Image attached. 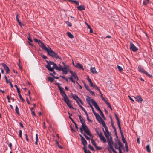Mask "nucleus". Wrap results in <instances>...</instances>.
<instances>
[{"label":"nucleus","instance_id":"nucleus-58","mask_svg":"<svg viewBox=\"0 0 153 153\" xmlns=\"http://www.w3.org/2000/svg\"><path fill=\"white\" fill-rule=\"evenodd\" d=\"M84 149L85 153H91V152L89 150H88V151H87L85 150V149L84 148Z\"/></svg>","mask_w":153,"mask_h":153},{"label":"nucleus","instance_id":"nucleus-60","mask_svg":"<svg viewBox=\"0 0 153 153\" xmlns=\"http://www.w3.org/2000/svg\"><path fill=\"white\" fill-rule=\"evenodd\" d=\"M28 40L30 42H32L33 41L31 39V38H30V35H29V36H28Z\"/></svg>","mask_w":153,"mask_h":153},{"label":"nucleus","instance_id":"nucleus-48","mask_svg":"<svg viewBox=\"0 0 153 153\" xmlns=\"http://www.w3.org/2000/svg\"><path fill=\"white\" fill-rule=\"evenodd\" d=\"M83 135L87 139V140H90V138L89 137H88V136H87L85 134V133L83 134Z\"/></svg>","mask_w":153,"mask_h":153},{"label":"nucleus","instance_id":"nucleus-46","mask_svg":"<svg viewBox=\"0 0 153 153\" xmlns=\"http://www.w3.org/2000/svg\"><path fill=\"white\" fill-rule=\"evenodd\" d=\"M117 68L118 69L119 71H121L122 70H123V68L120 66L117 65Z\"/></svg>","mask_w":153,"mask_h":153},{"label":"nucleus","instance_id":"nucleus-14","mask_svg":"<svg viewBox=\"0 0 153 153\" xmlns=\"http://www.w3.org/2000/svg\"><path fill=\"white\" fill-rule=\"evenodd\" d=\"M61 66L60 65H59V66H58L55 63L53 66L51 68H53V70L54 69H55L57 70L60 71V70H61L60 69Z\"/></svg>","mask_w":153,"mask_h":153},{"label":"nucleus","instance_id":"nucleus-17","mask_svg":"<svg viewBox=\"0 0 153 153\" xmlns=\"http://www.w3.org/2000/svg\"><path fill=\"white\" fill-rule=\"evenodd\" d=\"M2 65L4 67L5 70L6 71V74H8L10 71L8 66H7L4 63H3L2 64Z\"/></svg>","mask_w":153,"mask_h":153},{"label":"nucleus","instance_id":"nucleus-21","mask_svg":"<svg viewBox=\"0 0 153 153\" xmlns=\"http://www.w3.org/2000/svg\"><path fill=\"white\" fill-rule=\"evenodd\" d=\"M97 120L102 125V126L105 124V122L103 120L101 117L100 118L97 119Z\"/></svg>","mask_w":153,"mask_h":153},{"label":"nucleus","instance_id":"nucleus-8","mask_svg":"<svg viewBox=\"0 0 153 153\" xmlns=\"http://www.w3.org/2000/svg\"><path fill=\"white\" fill-rule=\"evenodd\" d=\"M138 70L139 72H141L143 74H145L146 75L148 76H151L146 71L144 70V69L140 66H138Z\"/></svg>","mask_w":153,"mask_h":153},{"label":"nucleus","instance_id":"nucleus-19","mask_svg":"<svg viewBox=\"0 0 153 153\" xmlns=\"http://www.w3.org/2000/svg\"><path fill=\"white\" fill-rule=\"evenodd\" d=\"M79 119L80 120V122L82 124V125H83L85 124V123L84 119L82 117V116L81 115H79Z\"/></svg>","mask_w":153,"mask_h":153},{"label":"nucleus","instance_id":"nucleus-6","mask_svg":"<svg viewBox=\"0 0 153 153\" xmlns=\"http://www.w3.org/2000/svg\"><path fill=\"white\" fill-rule=\"evenodd\" d=\"M72 96L73 99L76 101V102L78 103V105H79V101L82 105H83V103L82 102L81 100L76 95H74L73 94H72Z\"/></svg>","mask_w":153,"mask_h":153},{"label":"nucleus","instance_id":"nucleus-12","mask_svg":"<svg viewBox=\"0 0 153 153\" xmlns=\"http://www.w3.org/2000/svg\"><path fill=\"white\" fill-rule=\"evenodd\" d=\"M86 100L89 105H90V104H91L90 102H91L92 104L94 103V102H95L94 100L93 99H91L90 97L88 96H87Z\"/></svg>","mask_w":153,"mask_h":153},{"label":"nucleus","instance_id":"nucleus-47","mask_svg":"<svg viewBox=\"0 0 153 153\" xmlns=\"http://www.w3.org/2000/svg\"><path fill=\"white\" fill-rule=\"evenodd\" d=\"M84 86L85 87V88L86 89L88 90V91H89V89H90L89 88V86L88 85H86V83H84Z\"/></svg>","mask_w":153,"mask_h":153},{"label":"nucleus","instance_id":"nucleus-32","mask_svg":"<svg viewBox=\"0 0 153 153\" xmlns=\"http://www.w3.org/2000/svg\"><path fill=\"white\" fill-rule=\"evenodd\" d=\"M46 62L48 63V65H47L50 66V65H54L55 63L53 62L48 61L47 60H46Z\"/></svg>","mask_w":153,"mask_h":153},{"label":"nucleus","instance_id":"nucleus-34","mask_svg":"<svg viewBox=\"0 0 153 153\" xmlns=\"http://www.w3.org/2000/svg\"><path fill=\"white\" fill-rule=\"evenodd\" d=\"M15 111L16 113L19 115H20L18 107L17 105L16 106Z\"/></svg>","mask_w":153,"mask_h":153},{"label":"nucleus","instance_id":"nucleus-35","mask_svg":"<svg viewBox=\"0 0 153 153\" xmlns=\"http://www.w3.org/2000/svg\"><path fill=\"white\" fill-rule=\"evenodd\" d=\"M93 113L95 115L97 120L99 118H100V116L99 115V114L98 113H96L95 112Z\"/></svg>","mask_w":153,"mask_h":153},{"label":"nucleus","instance_id":"nucleus-55","mask_svg":"<svg viewBox=\"0 0 153 153\" xmlns=\"http://www.w3.org/2000/svg\"><path fill=\"white\" fill-rule=\"evenodd\" d=\"M22 131L21 130H20L19 131V136L20 138H22Z\"/></svg>","mask_w":153,"mask_h":153},{"label":"nucleus","instance_id":"nucleus-27","mask_svg":"<svg viewBox=\"0 0 153 153\" xmlns=\"http://www.w3.org/2000/svg\"><path fill=\"white\" fill-rule=\"evenodd\" d=\"M90 70L91 72L94 74H97L98 72L96 70V69L95 67H91L90 68Z\"/></svg>","mask_w":153,"mask_h":153},{"label":"nucleus","instance_id":"nucleus-54","mask_svg":"<svg viewBox=\"0 0 153 153\" xmlns=\"http://www.w3.org/2000/svg\"><path fill=\"white\" fill-rule=\"evenodd\" d=\"M99 137L100 138L101 137L103 136L102 133L101 131H100L99 133V134H98Z\"/></svg>","mask_w":153,"mask_h":153},{"label":"nucleus","instance_id":"nucleus-44","mask_svg":"<svg viewBox=\"0 0 153 153\" xmlns=\"http://www.w3.org/2000/svg\"><path fill=\"white\" fill-rule=\"evenodd\" d=\"M65 22L69 27H71L72 26L71 23V22H70L69 21H65Z\"/></svg>","mask_w":153,"mask_h":153},{"label":"nucleus","instance_id":"nucleus-64","mask_svg":"<svg viewBox=\"0 0 153 153\" xmlns=\"http://www.w3.org/2000/svg\"><path fill=\"white\" fill-rule=\"evenodd\" d=\"M149 2H147V1H146V0L145 1H143V4L144 5H146Z\"/></svg>","mask_w":153,"mask_h":153},{"label":"nucleus","instance_id":"nucleus-16","mask_svg":"<svg viewBox=\"0 0 153 153\" xmlns=\"http://www.w3.org/2000/svg\"><path fill=\"white\" fill-rule=\"evenodd\" d=\"M46 67L49 71L53 72V74H54V75L56 74V72L53 69V68H51V66L46 65Z\"/></svg>","mask_w":153,"mask_h":153},{"label":"nucleus","instance_id":"nucleus-61","mask_svg":"<svg viewBox=\"0 0 153 153\" xmlns=\"http://www.w3.org/2000/svg\"><path fill=\"white\" fill-rule=\"evenodd\" d=\"M114 146L115 149H119V148H118V146L117 144H114Z\"/></svg>","mask_w":153,"mask_h":153},{"label":"nucleus","instance_id":"nucleus-52","mask_svg":"<svg viewBox=\"0 0 153 153\" xmlns=\"http://www.w3.org/2000/svg\"><path fill=\"white\" fill-rule=\"evenodd\" d=\"M90 105V107L91 108L92 110V111H93V112L94 113V112H95V111H94V108L92 106V105H91V104H90V105Z\"/></svg>","mask_w":153,"mask_h":153},{"label":"nucleus","instance_id":"nucleus-4","mask_svg":"<svg viewBox=\"0 0 153 153\" xmlns=\"http://www.w3.org/2000/svg\"><path fill=\"white\" fill-rule=\"evenodd\" d=\"M62 96L63 97V100L68 106L71 104L70 103V101L66 94L62 95Z\"/></svg>","mask_w":153,"mask_h":153},{"label":"nucleus","instance_id":"nucleus-18","mask_svg":"<svg viewBox=\"0 0 153 153\" xmlns=\"http://www.w3.org/2000/svg\"><path fill=\"white\" fill-rule=\"evenodd\" d=\"M136 100L138 101L139 102L141 103L143 100L140 96H137L134 97Z\"/></svg>","mask_w":153,"mask_h":153},{"label":"nucleus","instance_id":"nucleus-38","mask_svg":"<svg viewBox=\"0 0 153 153\" xmlns=\"http://www.w3.org/2000/svg\"><path fill=\"white\" fill-rule=\"evenodd\" d=\"M111 125H112V126L115 132H116V130L115 127V126L114 125V123H113V121L112 120H111Z\"/></svg>","mask_w":153,"mask_h":153},{"label":"nucleus","instance_id":"nucleus-45","mask_svg":"<svg viewBox=\"0 0 153 153\" xmlns=\"http://www.w3.org/2000/svg\"><path fill=\"white\" fill-rule=\"evenodd\" d=\"M18 15H17L16 16V20L18 22L19 24L20 25H21V22L19 21V19L18 18Z\"/></svg>","mask_w":153,"mask_h":153},{"label":"nucleus","instance_id":"nucleus-51","mask_svg":"<svg viewBox=\"0 0 153 153\" xmlns=\"http://www.w3.org/2000/svg\"><path fill=\"white\" fill-rule=\"evenodd\" d=\"M88 147L91 150H94V148L90 144H89V145H88Z\"/></svg>","mask_w":153,"mask_h":153},{"label":"nucleus","instance_id":"nucleus-3","mask_svg":"<svg viewBox=\"0 0 153 153\" xmlns=\"http://www.w3.org/2000/svg\"><path fill=\"white\" fill-rule=\"evenodd\" d=\"M81 127L83 129L84 131L90 137L92 136V135L90 132L89 129L86 126V124L83 125H82Z\"/></svg>","mask_w":153,"mask_h":153},{"label":"nucleus","instance_id":"nucleus-13","mask_svg":"<svg viewBox=\"0 0 153 153\" xmlns=\"http://www.w3.org/2000/svg\"><path fill=\"white\" fill-rule=\"evenodd\" d=\"M61 66L60 65H59V66H58L55 63L53 66L51 68H53V70L54 69H55L57 70L60 71V70H61L60 69Z\"/></svg>","mask_w":153,"mask_h":153},{"label":"nucleus","instance_id":"nucleus-1","mask_svg":"<svg viewBox=\"0 0 153 153\" xmlns=\"http://www.w3.org/2000/svg\"><path fill=\"white\" fill-rule=\"evenodd\" d=\"M34 40L35 42L38 43L39 46L43 49L45 50L47 52L49 55L53 58H58L61 60V58L59 57L57 53L52 50L49 47V49L40 40H38L36 38H34Z\"/></svg>","mask_w":153,"mask_h":153},{"label":"nucleus","instance_id":"nucleus-62","mask_svg":"<svg viewBox=\"0 0 153 153\" xmlns=\"http://www.w3.org/2000/svg\"><path fill=\"white\" fill-rule=\"evenodd\" d=\"M25 138H26V140L27 141H28L29 139L28 137L27 134H25Z\"/></svg>","mask_w":153,"mask_h":153},{"label":"nucleus","instance_id":"nucleus-5","mask_svg":"<svg viewBox=\"0 0 153 153\" xmlns=\"http://www.w3.org/2000/svg\"><path fill=\"white\" fill-rule=\"evenodd\" d=\"M62 96L63 97V100L68 106L71 104L70 103V101L66 94L62 95Z\"/></svg>","mask_w":153,"mask_h":153},{"label":"nucleus","instance_id":"nucleus-37","mask_svg":"<svg viewBox=\"0 0 153 153\" xmlns=\"http://www.w3.org/2000/svg\"><path fill=\"white\" fill-rule=\"evenodd\" d=\"M147 151L149 152H151V150L150 149L149 145H148L146 147Z\"/></svg>","mask_w":153,"mask_h":153},{"label":"nucleus","instance_id":"nucleus-56","mask_svg":"<svg viewBox=\"0 0 153 153\" xmlns=\"http://www.w3.org/2000/svg\"><path fill=\"white\" fill-rule=\"evenodd\" d=\"M88 91H89V92H90V94H91L92 95H94V94H95L94 93V92L91 91V90L90 89H89Z\"/></svg>","mask_w":153,"mask_h":153},{"label":"nucleus","instance_id":"nucleus-29","mask_svg":"<svg viewBox=\"0 0 153 153\" xmlns=\"http://www.w3.org/2000/svg\"><path fill=\"white\" fill-rule=\"evenodd\" d=\"M100 138L101 140L104 143H106V140L103 135L100 137Z\"/></svg>","mask_w":153,"mask_h":153},{"label":"nucleus","instance_id":"nucleus-57","mask_svg":"<svg viewBox=\"0 0 153 153\" xmlns=\"http://www.w3.org/2000/svg\"><path fill=\"white\" fill-rule=\"evenodd\" d=\"M90 85L91 87H93L94 88V86H95V85H94L93 83L92 82L90 83Z\"/></svg>","mask_w":153,"mask_h":153},{"label":"nucleus","instance_id":"nucleus-53","mask_svg":"<svg viewBox=\"0 0 153 153\" xmlns=\"http://www.w3.org/2000/svg\"><path fill=\"white\" fill-rule=\"evenodd\" d=\"M99 112H100L101 115L102 117L103 118H104L105 117V116H104V114H103L102 112L101 111H100Z\"/></svg>","mask_w":153,"mask_h":153},{"label":"nucleus","instance_id":"nucleus-42","mask_svg":"<svg viewBox=\"0 0 153 153\" xmlns=\"http://www.w3.org/2000/svg\"><path fill=\"white\" fill-rule=\"evenodd\" d=\"M18 95L19 96L20 99L21 100L22 102H24L25 101V100L23 98L20 94H19Z\"/></svg>","mask_w":153,"mask_h":153},{"label":"nucleus","instance_id":"nucleus-23","mask_svg":"<svg viewBox=\"0 0 153 153\" xmlns=\"http://www.w3.org/2000/svg\"><path fill=\"white\" fill-rule=\"evenodd\" d=\"M68 114L70 115L69 116V118L71 120L72 122L74 124L76 128V129H78L79 128L78 127L76 124L75 122V121L71 117L70 113L69 112H68Z\"/></svg>","mask_w":153,"mask_h":153},{"label":"nucleus","instance_id":"nucleus-15","mask_svg":"<svg viewBox=\"0 0 153 153\" xmlns=\"http://www.w3.org/2000/svg\"><path fill=\"white\" fill-rule=\"evenodd\" d=\"M114 115L117 121V123L119 127V129H120V128H121V127L120 126V121L119 120V119L117 115L116 114H115Z\"/></svg>","mask_w":153,"mask_h":153},{"label":"nucleus","instance_id":"nucleus-11","mask_svg":"<svg viewBox=\"0 0 153 153\" xmlns=\"http://www.w3.org/2000/svg\"><path fill=\"white\" fill-rule=\"evenodd\" d=\"M120 131V133L121 134V137H122V140L123 141V142L125 143V144H127V143L126 140L125 139V138L124 137V136L123 135V132H122V131L121 130V128H120V129H119Z\"/></svg>","mask_w":153,"mask_h":153},{"label":"nucleus","instance_id":"nucleus-2","mask_svg":"<svg viewBox=\"0 0 153 153\" xmlns=\"http://www.w3.org/2000/svg\"><path fill=\"white\" fill-rule=\"evenodd\" d=\"M103 131L104 132V135L106 138L107 140L108 143V144H109L111 143H114V142L112 141V137L111 136V133L109 132L108 134L107 133H105V131L103 128H102Z\"/></svg>","mask_w":153,"mask_h":153},{"label":"nucleus","instance_id":"nucleus-7","mask_svg":"<svg viewBox=\"0 0 153 153\" xmlns=\"http://www.w3.org/2000/svg\"><path fill=\"white\" fill-rule=\"evenodd\" d=\"M55 85H57L58 87V89L60 91V94L62 96L64 94H65L66 93L65 92V91H63V89L64 88L62 87H61L60 86V84L59 83H55Z\"/></svg>","mask_w":153,"mask_h":153},{"label":"nucleus","instance_id":"nucleus-26","mask_svg":"<svg viewBox=\"0 0 153 153\" xmlns=\"http://www.w3.org/2000/svg\"><path fill=\"white\" fill-rule=\"evenodd\" d=\"M81 140L82 143L84 145V147H86V146L87 145V142L86 140L84 138Z\"/></svg>","mask_w":153,"mask_h":153},{"label":"nucleus","instance_id":"nucleus-24","mask_svg":"<svg viewBox=\"0 0 153 153\" xmlns=\"http://www.w3.org/2000/svg\"><path fill=\"white\" fill-rule=\"evenodd\" d=\"M92 104L95 107L96 109L98 110L99 111H101L99 106H98L95 102H94V103H93Z\"/></svg>","mask_w":153,"mask_h":153},{"label":"nucleus","instance_id":"nucleus-10","mask_svg":"<svg viewBox=\"0 0 153 153\" xmlns=\"http://www.w3.org/2000/svg\"><path fill=\"white\" fill-rule=\"evenodd\" d=\"M69 67V66H64L63 67L61 66L60 68L61 70H60V71H62L63 74H66L68 72L67 69Z\"/></svg>","mask_w":153,"mask_h":153},{"label":"nucleus","instance_id":"nucleus-41","mask_svg":"<svg viewBox=\"0 0 153 153\" xmlns=\"http://www.w3.org/2000/svg\"><path fill=\"white\" fill-rule=\"evenodd\" d=\"M118 145L119 146V149L120 148L122 147V145L121 143V142H120V140H119L118 141Z\"/></svg>","mask_w":153,"mask_h":153},{"label":"nucleus","instance_id":"nucleus-40","mask_svg":"<svg viewBox=\"0 0 153 153\" xmlns=\"http://www.w3.org/2000/svg\"><path fill=\"white\" fill-rule=\"evenodd\" d=\"M87 26L90 29V31H89L90 33H93V31L91 27L88 24H87Z\"/></svg>","mask_w":153,"mask_h":153},{"label":"nucleus","instance_id":"nucleus-20","mask_svg":"<svg viewBox=\"0 0 153 153\" xmlns=\"http://www.w3.org/2000/svg\"><path fill=\"white\" fill-rule=\"evenodd\" d=\"M75 66L78 69H82L83 70H84L83 67V66L79 63H76V65H75Z\"/></svg>","mask_w":153,"mask_h":153},{"label":"nucleus","instance_id":"nucleus-30","mask_svg":"<svg viewBox=\"0 0 153 153\" xmlns=\"http://www.w3.org/2000/svg\"><path fill=\"white\" fill-rule=\"evenodd\" d=\"M68 1L74 3L76 5H79V2L77 1L76 0H68Z\"/></svg>","mask_w":153,"mask_h":153},{"label":"nucleus","instance_id":"nucleus-63","mask_svg":"<svg viewBox=\"0 0 153 153\" xmlns=\"http://www.w3.org/2000/svg\"><path fill=\"white\" fill-rule=\"evenodd\" d=\"M86 116H87V120L89 122H91L92 121L89 119L88 114L87 115H86Z\"/></svg>","mask_w":153,"mask_h":153},{"label":"nucleus","instance_id":"nucleus-49","mask_svg":"<svg viewBox=\"0 0 153 153\" xmlns=\"http://www.w3.org/2000/svg\"><path fill=\"white\" fill-rule=\"evenodd\" d=\"M125 149L126 150L127 152L128 151V144H125Z\"/></svg>","mask_w":153,"mask_h":153},{"label":"nucleus","instance_id":"nucleus-9","mask_svg":"<svg viewBox=\"0 0 153 153\" xmlns=\"http://www.w3.org/2000/svg\"><path fill=\"white\" fill-rule=\"evenodd\" d=\"M130 49L131 50H132L134 52H136L138 50V48L131 42L130 43Z\"/></svg>","mask_w":153,"mask_h":153},{"label":"nucleus","instance_id":"nucleus-43","mask_svg":"<svg viewBox=\"0 0 153 153\" xmlns=\"http://www.w3.org/2000/svg\"><path fill=\"white\" fill-rule=\"evenodd\" d=\"M91 142L92 144L94 145L95 147L97 146L96 144L94 141V140H93V139H91Z\"/></svg>","mask_w":153,"mask_h":153},{"label":"nucleus","instance_id":"nucleus-39","mask_svg":"<svg viewBox=\"0 0 153 153\" xmlns=\"http://www.w3.org/2000/svg\"><path fill=\"white\" fill-rule=\"evenodd\" d=\"M31 112L32 114L33 115H34V116H35L36 115H35V113L34 110L33 108H31Z\"/></svg>","mask_w":153,"mask_h":153},{"label":"nucleus","instance_id":"nucleus-25","mask_svg":"<svg viewBox=\"0 0 153 153\" xmlns=\"http://www.w3.org/2000/svg\"><path fill=\"white\" fill-rule=\"evenodd\" d=\"M77 8L80 11L85 10V7L83 5H81L80 6L77 7Z\"/></svg>","mask_w":153,"mask_h":153},{"label":"nucleus","instance_id":"nucleus-31","mask_svg":"<svg viewBox=\"0 0 153 153\" xmlns=\"http://www.w3.org/2000/svg\"><path fill=\"white\" fill-rule=\"evenodd\" d=\"M103 127H104L105 129V133H107L108 134L109 132L108 131V128L106 126V124L104 125V126H102Z\"/></svg>","mask_w":153,"mask_h":153},{"label":"nucleus","instance_id":"nucleus-36","mask_svg":"<svg viewBox=\"0 0 153 153\" xmlns=\"http://www.w3.org/2000/svg\"><path fill=\"white\" fill-rule=\"evenodd\" d=\"M48 81L52 82L54 81V78L51 77H48Z\"/></svg>","mask_w":153,"mask_h":153},{"label":"nucleus","instance_id":"nucleus-50","mask_svg":"<svg viewBox=\"0 0 153 153\" xmlns=\"http://www.w3.org/2000/svg\"><path fill=\"white\" fill-rule=\"evenodd\" d=\"M95 147H96L97 149L99 150H101L102 148V147H99L97 146H96Z\"/></svg>","mask_w":153,"mask_h":153},{"label":"nucleus","instance_id":"nucleus-28","mask_svg":"<svg viewBox=\"0 0 153 153\" xmlns=\"http://www.w3.org/2000/svg\"><path fill=\"white\" fill-rule=\"evenodd\" d=\"M113 144V143H111L108 145L110 149H111L113 152H114V153H116V151L113 148L112 145Z\"/></svg>","mask_w":153,"mask_h":153},{"label":"nucleus","instance_id":"nucleus-59","mask_svg":"<svg viewBox=\"0 0 153 153\" xmlns=\"http://www.w3.org/2000/svg\"><path fill=\"white\" fill-rule=\"evenodd\" d=\"M94 88H95L96 89H97V90L98 91H100V89L99 88V87L95 85V86H94Z\"/></svg>","mask_w":153,"mask_h":153},{"label":"nucleus","instance_id":"nucleus-33","mask_svg":"<svg viewBox=\"0 0 153 153\" xmlns=\"http://www.w3.org/2000/svg\"><path fill=\"white\" fill-rule=\"evenodd\" d=\"M67 34L68 36L71 38H73L74 37V36L70 32H67Z\"/></svg>","mask_w":153,"mask_h":153},{"label":"nucleus","instance_id":"nucleus-22","mask_svg":"<svg viewBox=\"0 0 153 153\" xmlns=\"http://www.w3.org/2000/svg\"><path fill=\"white\" fill-rule=\"evenodd\" d=\"M4 77L6 80V82L7 83H9L11 87L12 88H13V86L12 84V83L10 81V80H8V79H7V76H6V75H5L4 76Z\"/></svg>","mask_w":153,"mask_h":153}]
</instances>
